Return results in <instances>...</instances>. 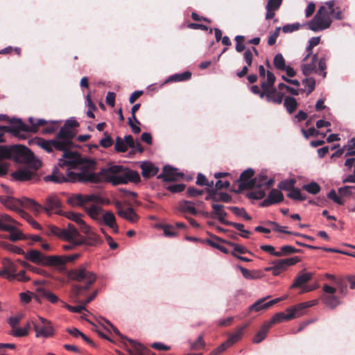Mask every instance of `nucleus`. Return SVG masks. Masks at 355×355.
Returning <instances> with one entry per match:
<instances>
[{"label": "nucleus", "mask_w": 355, "mask_h": 355, "mask_svg": "<svg viewBox=\"0 0 355 355\" xmlns=\"http://www.w3.org/2000/svg\"><path fill=\"white\" fill-rule=\"evenodd\" d=\"M77 126H78V123L75 119L71 118L66 121L64 125L62 128H66V130L71 132L72 139L74 137V133L70 128Z\"/></svg>", "instance_id": "nucleus-58"}, {"label": "nucleus", "mask_w": 355, "mask_h": 355, "mask_svg": "<svg viewBox=\"0 0 355 355\" xmlns=\"http://www.w3.org/2000/svg\"><path fill=\"white\" fill-rule=\"evenodd\" d=\"M32 324L35 331L36 338H47L52 337L55 334L52 324L40 325L33 322Z\"/></svg>", "instance_id": "nucleus-13"}, {"label": "nucleus", "mask_w": 355, "mask_h": 355, "mask_svg": "<svg viewBox=\"0 0 355 355\" xmlns=\"http://www.w3.org/2000/svg\"><path fill=\"white\" fill-rule=\"evenodd\" d=\"M115 150L118 152H125L128 150L126 144L122 139L117 137L115 144Z\"/></svg>", "instance_id": "nucleus-59"}, {"label": "nucleus", "mask_w": 355, "mask_h": 355, "mask_svg": "<svg viewBox=\"0 0 355 355\" xmlns=\"http://www.w3.org/2000/svg\"><path fill=\"white\" fill-rule=\"evenodd\" d=\"M100 174L108 182L114 185L137 182L140 180L138 172L124 168L120 165H113L101 169Z\"/></svg>", "instance_id": "nucleus-3"}, {"label": "nucleus", "mask_w": 355, "mask_h": 355, "mask_svg": "<svg viewBox=\"0 0 355 355\" xmlns=\"http://www.w3.org/2000/svg\"><path fill=\"white\" fill-rule=\"evenodd\" d=\"M293 318V313H291V312H287V313L281 312L276 313L271 319L268 323H270V325L272 324L275 322H280L283 320H289Z\"/></svg>", "instance_id": "nucleus-37"}, {"label": "nucleus", "mask_w": 355, "mask_h": 355, "mask_svg": "<svg viewBox=\"0 0 355 355\" xmlns=\"http://www.w3.org/2000/svg\"><path fill=\"white\" fill-rule=\"evenodd\" d=\"M320 40L319 37H313L309 40V45L306 48L307 53L311 54L312 49L320 43Z\"/></svg>", "instance_id": "nucleus-64"}, {"label": "nucleus", "mask_w": 355, "mask_h": 355, "mask_svg": "<svg viewBox=\"0 0 355 355\" xmlns=\"http://www.w3.org/2000/svg\"><path fill=\"white\" fill-rule=\"evenodd\" d=\"M7 232H10L8 238L12 241H17L26 239V236H24L20 231L16 229L15 224L12 225V230H7Z\"/></svg>", "instance_id": "nucleus-47"}, {"label": "nucleus", "mask_w": 355, "mask_h": 355, "mask_svg": "<svg viewBox=\"0 0 355 355\" xmlns=\"http://www.w3.org/2000/svg\"><path fill=\"white\" fill-rule=\"evenodd\" d=\"M58 121H51V123L48 124L46 127L43 128L42 132L44 134H51L54 132L58 129Z\"/></svg>", "instance_id": "nucleus-60"}, {"label": "nucleus", "mask_w": 355, "mask_h": 355, "mask_svg": "<svg viewBox=\"0 0 355 355\" xmlns=\"http://www.w3.org/2000/svg\"><path fill=\"white\" fill-rule=\"evenodd\" d=\"M318 58L316 54L307 53L303 58L301 66L302 71L304 76H309L313 73H318L317 64Z\"/></svg>", "instance_id": "nucleus-10"}, {"label": "nucleus", "mask_w": 355, "mask_h": 355, "mask_svg": "<svg viewBox=\"0 0 355 355\" xmlns=\"http://www.w3.org/2000/svg\"><path fill=\"white\" fill-rule=\"evenodd\" d=\"M243 329L244 327H241L236 332L230 335L227 339L228 343L232 345L234 343L237 342L241 338Z\"/></svg>", "instance_id": "nucleus-57"}, {"label": "nucleus", "mask_w": 355, "mask_h": 355, "mask_svg": "<svg viewBox=\"0 0 355 355\" xmlns=\"http://www.w3.org/2000/svg\"><path fill=\"white\" fill-rule=\"evenodd\" d=\"M302 84L304 85L305 90H306L307 95H309L315 89V80L313 78H304L302 80Z\"/></svg>", "instance_id": "nucleus-51"}, {"label": "nucleus", "mask_w": 355, "mask_h": 355, "mask_svg": "<svg viewBox=\"0 0 355 355\" xmlns=\"http://www.w3.org/2000/svg\"><path fill=\"white\" fill-rule=\"evenodd\" d=\"M9 121L12 124V128L17 132H36L38 126L47 123V121L44 119H37L36 121L33 117L28 118V121L31 124V127L23 123L20 119H12Z\"/></svg>", "instance_id": "nucleus-9"}, {"label": "nucleus", "mask_w": 355, "mask_h": 355, "mask_svg": "<svg viewBox=\"0 0 355 355\" xmlns=\"http://www.w3.org/2000/svg\"><path fill=\"white\" fill-rule=\"evenodd\" d=\"M254 173L252 168L245 170L240 175L239 181L242 182L241 185L250 188L246 184L252 180L250 178L253 176Z\"/></svg>", "instance_id": "nucleus-40"}, {"label": "nucleus", "mask_w": 355, "mask_h": 355, "mask_svg": "<svg viewBox=\"0 0 355 355\" xmlns=\"http://www.w3.org/2000/svg\"><path fill=\"white\" fill-rule=\"evenodd\" d=\"M0 246L3 249L17 254H24V251L19 247L10 244L6 241H1Z\"/></svg>", "instance_id": "nucleus-41"}, {"label": "nucleus", "mask_w": 355, "mask_h": 355, "mask_svg": "<svg viewBox=\"0 0 355 355\" xmlns=\"http://www.w3.org/2000/svg\"><path fill=\"white\" fill-rule=\"evenodd\" d=\"M295 181L293 179L286 180L279 183L278 187L280 189L290 191L295 185Z\"/></svg>", "instance_id": "nucleus-54"}, {"label": "nucleus", "mask_w": 355, "mask_h": 355, "mask_svg": "<svg viewBox=\"0 0 355 355\" xmlns=\"http://www.w3.org/2000/svg\"><path fill=\"white\" fill-rule=\"evenodd\" d=\"M65 259L64 256H47L44 266L55 267L61 272L65 270Z\"/></svg>", "instance_id": "nucleus-18"}, {"label": "nucleus", "mask_w": 355, "mask_h": 355, "mask_svg": "<svg viewBox=\"0 0 355 355\" xmlns=\"http://www.w3.org/2000/svg\"><path fill=\"white\" fill-rule=\"evenodd\" d=\"M324 304L329 308L334 309L340 304L341 302L335 295H322Z\"/></svg>", "instance_id": "nucleus-32"}, {"label": "nucleus", "mask_w": 355, "mask_h": 355, "mask_svg": "<svg viewBox=\"0 0 355 355\" xmlns=\"http://www.w3.org/2000/svg\"><path fill=\"white\" fill-rule=\"evenodd\" d=\"M284 200L283 193L278 189H272L268 197L261 203L262 207H268L273 204L279 203Z\"/></svg>", "instance_id": "nucleus-15"}, {"label": "nucleus", "mask_w": 355, "mask_h": 355, "mask_svg": "<svg viewBox=\"0 0 355 355\" xmlns=\"http://www.w3.org/2000/svg\"><path fill=\"white\" fill-rule=\"evenodd\" d=\"M238 268L241 272L243 276L247 279H256L261 277L259 272L257 271L249 270L240 266H239Z\"/></svg>", "instance_id": "nucleus-44"}, {"label": "nucleus", "mask_w": 355, "mask_h": 355, "mask_svg": "<svg viewBox=\"0 0 355 355\" xmlns=\"http://www.w3.org/2000/svg\"><path fill=\"white\" fill-rule=\"evenodd\" d=\"M269 297H267L268 298ZM266 297H263L259 299L257 302H255L250 307V311H260L262 310H266L270 308L269 304H268V302H265Z\"/></svg>", "instance_id": "nucleus-36"}, {"label": "nucleus", "mask_w": 355, "mask_h": 355, "mask_svg": "<svg viewBox=\"0 0 355 355\" xmlns=\"http://www.w3.org/2000/svg\"><path fill=\"white\" fill-rule=\"evenodd\" d=\"M302 188L311 194H317L320 191V187L315 182L303 185Z\"/></svg>", "instance_id": "nucleus-52"}, {"label": "nucleus", "mask_w": 355, "mask_h": 355, "mask_svg": "<svg viewBox=\"0 0 355 355\" xmlns=\"http://www.w3.org/2000/svg\"><path fill=\"white\" fill-rule=\"evenodd\" d=\"M87 214L95 221L99 223L103 214V209L101 207L93 205L89 207H85Z\"/></svg>", "instance_id": "nucleus-24"}, {"label": "nucleus", "mask_w": 355, "mask_h": 355, "mask_svg": "<svg viewBox=\"0 0 355 355\" xmlns=\"http://www.w3.org/2000/svg\"><path fill=\"white\" fill-rule=\"evenodd\" d=\"M83 195L74 194L68 198V202L72 206L83 207Z\"/></svg>", "instance_id": "nucleus-48"}, {"label": "nucleus", "mask_w": 355, "mask_h": 355, "mask_svg": "<svg viewBox=\"0 0 355 355\" xmlns=\"http://www.w3.org/2000/svg\"><path fill=\"white\" fill-rule=\"evenodd\" d=\"M191 76V73L189 71H184L181 73H175L168 76L164 83L160 85V87H162L165 84L171 82H181L189 80Z\"/></svg>", "instance_id": "nucleus-25"}, {"label": "nucleus", "mask_w": 355, "mask_h": 355, "mask_svg": "<svg viewBox=\"0 0 355 355\" xmlns=\"http://www.w3.org/2000/svg\"><path fill=\"white\" fill-rule=\"evenodd\" d=\"M282 1H268L266 9V19H272L275 15V12L279 8Z\"/></svg>", "instance_id": "nucleus-31"}, {"label": "nucleus", "mask_w": 355, "mask_h": 355, "mask_svg": "<svg viewBox=\"0 0 355 355\" xmlns=\"http://www.w3.org/2000/svg\"><path fill=\"white\" fill-rule=\"evenodd\" d=\"M311 304H308L307 303H300L295 306L290 307L286 309V312H291L293 313V318L297 315H300L301 314V311L308 307H311Z\"/></svg>", "instance_id": "nucleus-43"}, {"label": "nucleus", "mask_w": 355, "mask_h": 355, "mask_svg": "<svg viewBox=\"0 0 355 355\" xmlns=\"http://www.w3.org/2000/svg\"><path fill=\"white\" fill-rule=\"evenodd\" d=\"M98 223L103 224L109 227L115 233L119 232V227L116 223V217L114 214L111 211H108L104 212Z\"/></svg>", "instance_id": "nucleus-20"}, {"label": "nucleus", "mask_w": 355, "mask_h": 355, "mask_svg": "<svg viewBox=\"0 0 355 355\" xmlns=\"http://www.w3.org/2000/svg\"><path fill=\"white\" fill-rule=\"evenodd\" d=\"M229 209L236 216L243 217L247 220H251V216H249L244 209H241L237 207H230Z\"/></svg>", "instance_id": "nucleus-53"}, {"label": "nucleus", "mask_w": 355, "mask_h": 355, "mask_svg": "<svg viewBox=\"0 0 355 355\" xmlns=\"http://www.w3.org/2000/svg\"><path fill=\"white\" fill-rule=\"evenodd\" d=\"M119 216L132 223L137 222L139 218L138 215L132 207L121 211Z\"/></svg>", "instance_id": "nucleus-33"}, {"label": "nucleus", "mask_w": 355, "mask_h": 355, "mask_svg": "<svg viewBox=\"0 0 355 355\" xmlns=\"http://www.w3.org/2000/svg\"><path fill=\"white\" fill-rule=\"evenodd\" d=\"M24 258L29 261L33 263L43 265L44 266V263L46 262V259L47 256H45L39 250H31L24 253Z\"/></svg>", "instance_id": "nucleus-19"}, {"label": "nucleus", "mask_w": 355, "mask_h": 355, "mask_svg": "<svg viewBox=\"0 0 355 355\" xmlns=\"http://www.w3.org/2000/svg\"><path fill=\"white\" fill-rule=\"evenodd\" d=\"M128 340L132 345V348H127L129 355H145L146 349L141 343L132 339Z\"/></svg>", "instance_id": "nucleus-27"}, {"label": "nucleus", "mask_w": 355, "mask_h": 355, "mask_svg": "<svg viewBox=\"0 0 355 355\" xmlns=\"http://www.w3.org/2000/svg\"><path fill=\"white\" fill-rule=\"evenodd\" d=\"M84 233L87 234V239H86V243L85 244L88 245H96V243L100 242V239L98 236L91 231L90 227L88 226V229H84L82 230Z\"/></svg>", "instance_id": "nucleus-38"}, {"label": "nucleus", "mask_w": 355, "mask_h": 355, "mask_svg": "<svg viewBox=\"0 0 355 355\" xmlns=\"http://www.w3.org/2000/svg\"><path fill=\"white\" fill-rule=\"evenodd\" d=\"M41 211L44 209L49 215L51 214L52 212H55L57 214H62L60 210V202L55 196L48 197L46 200L45 207H42L41 206Z\"/></svg>", "instance_id": "nucleus-14"}, {"label": "nucleus", "mask_w": 355, "mask_h": 355, "mask_svg": "<svg viewBox=\"0 0 355 355\" xmlns=\"http://www.w3.org/2000/svg\"><path fill=\"white\" fill-rule=\"evenodd\" d=\"M37 144L47 152H51L53 148L65 152H71L69 150L73 146L71 134L66 128H61L55 138L51 140H40Z\"/></svg>", "instance_id": "nucleus-4"}, {"label": "nucleus", "mask_w": 355, "mask_h": 355, "mask_svg": "<svg viewBox=\"0 0 355 355\" xmlns=\"http://www.w3.org/2000/svg\"><path fill=\"white\" fill-rule=\"evenodd\" d=\"M300 259L298 257H293L291 258H286L283 259L276 260L272 262L280 271L286 270L288 267L296 264L300 262Z\"/></svg>", "instance_id": "nucleus-21"}, {"label": "nucleus", "mask_w": 355, "mask_h": 355, "mask_svg": "<svg viewBox=\"0 0 355 355\" xmlns=\"http://www.w3.org/2000/svg\"><path fill=\"white\" fill-rule=\"evenodd\" d=\"M252 51H254L256 55L258 54L257 50L255 47H253L252 50L247 49L243 53V58L247 66H250L252 64L253 58Z\"/></svg>", "instance_id": "nucleus-56"}, {"label": "nucleus", "mask_w": 355, "mask_h": 355, "mask_svg": "<svg viewBox=\"0 0 355 355\" xmlns=\"http://www.w3.org/2000/svg\"><path fill=\"white\" fill-rule=\"evenodd\" d=\"M89 288L88 286H80L74 284L71 291V298L73 302H80V297L83 295V292L87 291Z\"/></svg>", "instance_id": "nucleus-29"}, {"label": "nucleus", "mask_w": 355, "mask_h": 355, "mask_svg": "<svg viewBox=\"0 0 355 355\" xmlns=\"http://www.w3.org/2000/svg\"><path fill=\"white\" fill-rule=\"evenodd\" d=\"M0 202L8 209L16 212L20 211L21 208H27L33 211L35 214L40 213L41 205L32 199L22 198L16 199L10 196H1Z\"/></svg>", "instance_id": "nucleus-5"}, {"label": "nucleus", "mask_w": 355, "mask_h": 355, "mask_svg": "<svg viewBox=\"0 0 355 355\" xmlns=\"http://www.w3.org/2000/svg\"><path fill=\"white\" fill-rule=\"evenodd\" d=\"M35 175V170L29 168H21L12 174L14 179L19 181H26L31 180Z\"/></svg>", "instance_id": "nucleus-22"}, {"label": "nucleus", "mask_w": 355, "mask_h": 355, "mask_svg": "<svg viewBox=\"0 0 355 355\" xmlns=\"http://www.w3.org/2000/svg\"><path fill=\"white\" fill-rule=\"evenodd\" d=\"M182 175V174L178 173L176 168H172L170 166H165L162 173L159 174L157 178L163 179L164 181L171 182L178 180Z\"/></svg>", "instance_id": "nucleus-17"}, {"label": "nucleus", "mask_w": 355, "mask_h": 355, "mask_svg": "<svg viewBox=\"0 0 355 355\" xmlns=\"http://www.w3.org/2000/svg\"><path fill=\"white\" fill-rule=\"evenodd\" d=\"M141 175L144 178H150L151 176H154L159 171V168L150 162H142L141 164Z\"/></svg>", "instance_id": "nucleus-23"}, {"label": "nucleus", "mask_w": 355, "mask_h": 355, "mask_svg": "<svg viewBox=\"0 0 355 355\" xmlns=\"http://www.w3.org/2000/svg\"><path fill=\"white\" fill-rule=\"evenodd\" d=\"M261 98L266 97L268 102L276 104H281L284 98V94L278 92L275 87L264 89L260 93Z\"/></svg>", "instance_id": "nucleus-12"}, {"label": "nucleus", "mask_w": 355, "mask_h": 355, "mask_svg": "<svg viewBox=\"0 0 355 355\" xmlns=\"http://www.w3.org/2000/svg\"><path fill=\"white\" fill-rule=\"evenodd\" d=\"M180 209L182 211H187L193 215L197 214V210L194 207V203L190 201H184L180 204Z\"/></svg>", "instance_id": "nucleus-45"}, {"label": "nucleus", "mask_w": 355, "mask_h": 355, "mask_svg": "<svg viewBox=\"0 0 355 355\" xmlns=\"http://www.w3.org/2000/svg\"><path fill=\"white\" fill-rule=\"evenodd\" d=\"M300 27V24L299 23L286 24L282 27V31L285 33H292L298 30Z\"/></svg>", "instance_id": "nucleus-63"}, {"label": "nucleus", "mask_w": 355, "mask_h": 355, "mask_svg": "<svg viewBox=\"0 0 355 355\" xmlns=\"http://www.w3.org/2000/svg\"><path fill=\"white\" fill-rule=\"evenodd\" d=\"M14 153L23 156V159L26 162H30L33 158V154L26 147L17 146L10 148L6 146H0V159L6 160L13 157Z\"/></svg>", "instance_id": "nucleus-8"}, {"label": "nucleus", "mask_w": 355, "mask_h": 355, "mask_svg": "<svg viewBox=\"0 0 355 355\" xmlns=\"http://www.w3.org/2000/svg\"><path fill=\"white\" fill-rule=\"evenodd\" d=\"M273 64L275 68L279 71L284 70L286 66L285 59L284 58L282 53H277L275 56Z\"/></svg>", "instance_id": "nucleus-49"}, {"label": "nucleus", "mask_w": 355, "mask_h": 355, "mask_svg": "<svg viewBox=\"0 0 355 355\" xmlns=\"http://www.w3.org/2000/svg\"><path fill=\"white\" fill-rule=\"evenodd\" d=\"M211 207L214 209L211 215L216 216L221 223L225 224L227 220H225L227 213L223 210L224 206L219 204H212Z\"/></svg>", "instance_id": "nucleus-30"}, {"label": "nucleus", "mask_w": 355, "mask_h": 355, "mask_svg": "<svg viewBox=\"0 0 355 355\" xmlns=\"http://www.w3.org/2000/svg\"><path fill=\"white\" fill-rule=\"evenodd\" d=\"M300 250L296 249L291 245H283L279 250V257L286 256L288 254L300 252Z\"/></svg>", "instance_id": "nucleus-50"}, {"label": "nucleus", "mask_w": 355, "mask_h": 355, "mask_svg": "<svg viewBox=\"0 0 355 355\" xmlns=\"http://www.w3.org/2000/svg\"><path fill=\"white\" fill-rule=\"evenodd\" d=\"M288 197L290 198L297 200H303L305 199L304 195L301 193L300 190L297 188L293 187L288 193Z\"/></svg>", "instance_id": "nucleus-55"}, {"label": "nucleus", "mask_w": 355, "mask_h": 355, "mask_svg": "<svg viewBox=\"0 0 355 355\" xmlns=\"http://www.w3.org/2000/svg\"><path fill=\"white\" fill-rule=\"evenodd\" d=\"M311 277V274L300 272L295 278L293 284L291 286V288L302 287L304 284L308 282Z\"/></svg>", "instance_id": "nucleus-34"}, {"label": "nucleus", "mask_w": 355, "mask_h": 355, "mask_svg": "<svg viewBox=\"0 0 355 355\" xmlns=\"http://www.w3.org/2000/svg\"><path fill=\"white\" fill-rule=\"evenodd\" d=\"M62 215H64L68 219L76 223L82 230L84 229H88V225H86L82 219L81 214L73 211H67L62 212Z\"/></svg>", "instance_id": "nucleus-26"}, {"label": "nucleus", "mask_w": 355, "mask_h": 355, "mask_svg": "<svg viewBox=\"0 0 355 355\" xmlns=\"http://www.w3.org/2000/svg\"><path fill=\"white\" fill-rule=\"evenodd\" d=\"M273 179H266V176L263 173H261L254 179L251 180L246 184L249 187H264L266 189H269L273 184Z\"/></svg>", "instance_id": "nucleus-16"}, {"label": "nucleus", "mask_w": 355, "mask_h": 355, "mask_svg": "<svg viewBox=\"0 0 355 355\" xmlns=\"http://www.w3.org/2000/svg\"><path fill=\"white\" fill-rule=\"evenodd\" d=\"M10 334L15 337H23L28 335L26 329L22 328H14L10 332Z\"/></svg>", "instance_id": "nucleus-62"}, {"label": "nucleus", "mask_w": 355, "mask_h": 355, "mask_svg": "<svg viewBox=\"0 0 355 355\" xmlns=\"http://www.w3.org/2000/svg\"><path fill=\"white\" fill-rule=\"evenodd\" d=\"M80 304L78 306H71L69 304H66L65 307L71 312L73 313H80L81 311L86 310L85 305L83 304L82 301L80 302H78Z\"/></svg>", "instance_id": "nucleus-61"}, {"label": "nucleus", "mask_w": 355, "mask_h": 355, "mask_svg": "<svg viewBox=\"0 0 355 355\" xmlns=\"http://www.w3.org/2000/svg\"><path fill=\"white\" fill-rule=\"evenodd\" d=\"M275 75L272 72L267 71L266 80L263 81L261 84L262 89L274 87L273 85L275 82Z\"/></svg>", "instance_id": "nucleus-46"}, {"label": "nucleus", "mask_w": 355, "mask_h": 355, "mask_svg": "<svg viewBox=\"0 0 355 355\" xmlns=\"http://www.w3.org/2000/svg\"><path fill=\"white\" fill-rule=\"evenodd\" d=\"M17 224L16 220L8 214H0V230L3 231L12 230V225Z\"/></svg>", "instance_id": "nucleus-28"}, {"label": "nucleus", "mask_w": 355, "mask_h": 355, "mask_svg": "<svg viewBox=\"0 0 355 355\" xmlns=\"http://www.w3.org/2000/svg\"><path fill=\"white\" fill-rule=\"evenodd\" d=\"M67 276L71 280L84 282L85 284V286H88L89 288L96 279V275L95 273L86 270L83 267H80L78 268L67 271Z\"/></svg>", "instance_id": "nucleus-7"}, {"label": "nucleus", "mask_w": 355, "mask_h": 355, "mask_svg": "<svg viewBox=\"0 0 355 355\" xmlns=\"http://www.w3.org/2000/svg\"><path fill=\"white\" fill-rule=\"evenodd\" d=\"M96 162L94 159H83L75 152L63 153L58 161V166L51 175L44 178L46 181L55 183L65 182H97L100 175L94 172Z\"/></svg>", "instance_id": "nucleus-1"}, {"label": "nucleus", "mask_w": 355, "mask_h": 355, "mask_svg": "<svg viewBox=\"0 0 355 355\" xmlns=\"http://www.w3.org/2000/svg\"><path fill=\"white\" fill-rule=\"evenodd\" d=\"M270 327V323H265L255 335L254 338H253V343H259L261 342L266 338Z\"/></svg>", "instance_id": "nucleus-35"}, {"label": "nucleus", "mask_w": 355, "mask_h": 355, "mask_svg": "<svg viewBox=\"0 0 355 355\" xmlns=\"http://www.w3.org/2000/svg\"><path fill=\"white\" fill-rule=\"evenodd\" d=\"M284 105L286 110L291 114L297 109V102L295 98L287 96L284 99Z\"/></svg>", "instance_id": "nucleus-39"}, {"label": "nucleus", "mask_w": 355, "mask_h": 355, "mask_svg": "<svg viewBox=\"0 0 355 355\" xmlns=\"http://www.w3.org/2000/svg\"><path fill=\"white\" fill-rule=\"evenodd\" d=\"M332 18L342 19L343 11L336 6V1H325L308 24L309 28L314 32L325 30L330 27Z\"/></svg>", "instance_id": "nucleus-2"}, {"label": "nucleus", "mask_w": 355, "mask_h": 355, "mask_svg": "<svg viewBox=\"0 0 355 355\" xmlns=\"http://www.w3.org/2000/svg\"><path fill=\"white\" fill-rule=\"evenodd\" d=\"M16 265L8 258H4L2 260L1 277L6 278L9 281L16 279Z\"/></svg>", "instance_id": "nucleus-11"}, {"label": "nucleus", "mask_w": 355, "mask_h": 355, "mask_svg": "<svg viewBox=\"0 0 355 355\" xmlns=\"http://www.w3.org/2000/svg\"><path fill=\"white\" fill-rule=\"evenodd\" d=\"M49 230L51 234L62 240L73 242L75 244H85L86 243V238L83 236L72 224L69 223L65 228L51 226Z\"/></svg>", "instance_id": "nucleus-6"}, {"label": "nucleus", "mask_w": 355, "mask_h": 355, "mask_svg": "<svg viewBox=\"0 0 355 355\" xmlns=\"http://www.w3.org/2000/svg\"><path fill=\"white\" fill-rule=\"evenodd\" d=\"M37 292L51 303L55 304L58 301V297L54 293L44 288H38Z\"/></svg>", "instance_id": "nucleus-42"}]
</instances>
